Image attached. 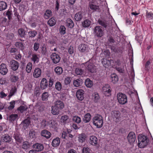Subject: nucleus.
<instances>
[{
  "instance_id": "nucleus-1",
  "label": "nucleus",
  "mask_w": 153,
  "mask_h": 153,
  "mask_svg": "<svg viewBox=\"0 0 153 153\" xmlns=\"http://www.w3.org/2000/svg\"><path fill=\"white\" fill-rule=\"evenodd\" d=\"M93 125L97 128H100L102 127L103 124V117L102 116L97 114L92 119Z\"/></svg>"
},
{
  "instance_id": "nucleus-2",
  "label": "nucleus",
  "mask_w": 153,
  "mask_h": 153,
  "mask_svg": "<svg viewBox=\"0 0 153 153\" xmlns=\"http://www.w3.org/2000/svg\"><path fill=\"white\" fill-rule=\"evenodd\" d=\"M138 146L140 148H143L147 145L148 140L146 136L139 134L138 137Z\"/></svg>"
},
{
  "instance_id": "nucleus-3",
  "label": "nucleus",
  "mask_w": 153,
  "mask_h": 153,
  "mask_svg": "<svg viewBox=\"0 0 153 153\" xmlns=\"http://www.w3.org/2000/svg\"><path fill=\"white\" fill-rule=\"evenodd\" d=\"M111 117L114 122L118 123L121 120L122 116L119 111L113 110L111 111Z\"/></svg>"
},
{
  "instance_id": "nucleus-4",
  "label": "nucleus",
  "mask_w": 153,
  "mask_h": 153,
  "mask_svg": "<svg viewBox=\"0 0 153 153\" xmlns=\"http://www.w3.org/2000/svg\"><path fill=\"white\" fill-rule=\"evenodd\" d=\"M84 65L86 69L89 72L92 73L96 72V67L92 62L91 60H89L88 61L84 63Z\"/></svg>"
},
{
  "instance_id": "nucleus-5",
  "label": "nucleus",
  "mask_w": 153,
  "mask_h": 153,
  "mask_svg": "<svg viewBox=\"0 0 153 153\" xmlns=\"http://www.w3.org/2000/svg\"><path fill=\"white\" fill-rule=\"evenodd\" d=\"M117 96L118 102L120 104L123 105L127 103V98L126 94L119 93L117 94Z\"/></svg>"
},
{
  "instance_id": "nucleus-6",
  "label": "nucleus",
  "mask_w": 153,
  "mask_h": 153,
  "mask_svg": "<svg viewBox=\"0 0 153 153\" xmlns=\"http://www.w3.org/2000/svg\"><path fill=\"white\" fill-rule=\"evenodd\" d=\"M94 33L97 37H101L103 34V32L102 27L99 26L95 27L94 29Z\"/></svg>"
},
{
  "instance_id": "nucleus-7",
  "label": "nucleus",
  "mask_w": 153,
  "mask_h": 153,
  "mask_svg": "<svg viewBox=\"0 0 153 153\" xmlns=\"http://www.w3.org/2000/svg\"><path fill=\"white\" fill-rule=\"evenodd\" d=\"M102 91L105 95L109 96L111 94V91L109 85L108 84L105 85L102 88Z\"/></svg>"
},
{
  "instance_id": "nucleus-8",
  "label": "nucleus",
  "mask_w": 153,
  "mask_h": 153,
  "mask_svg": "<svg viewBox=\"0 0 153 153\" xmlns=\"http://www.w3.org/2000/svg\"><path fill=\"white\" fill-rule=\"evenodd\" d=\"M51 58L54 64L58 63L61 59L59 56L56 53H53L51 54Z\"/></svg>"
},
{
  "instance_id": "nucleus-9",
  "label": "nucleus",
  "mask_w": 153,
  "mask_h": 153,
  "mask_svg": "<svg viewBox=\"0 0 153 153\" xmlns=\"http://www.w3.org/2000/svg\"><path fill=\"white\" fill-rule=\"evenodd\" d=\"M127 139L128 142L130 143H133L135 142L136 139V136L134 133L133 132H130L127 136Z\"/></svg>"
},
{
  "instance_id": "nucleus-10",
  "label": "nucleus",
  "mask_w": 153,
  "mask_h": 153,
  "mask_svg": "<svg viewBox=\"0 0 153 153\" xmlns=\"http://www.w3.org/2000/svg\"><path fill=\"white\" fill-rule=\"evenodd\" d=\"M89 142L92 146H96L98 142L97 138L94 135L91 136L89 137Z\"/></svg>"
},
{
  "instance_id": "nucleus-11",
  "label": "nucleus",
  "mask_w": 153,
  "mask_h": 153,
  "mask_svg": "<svg viewBox=\"0 0 153 153\" xmlns=\"http://www.w3.org/2000/svg\"><path fill=\"white\" fill-rule=\"evenodd\" d=\"M84 91L81 89L78 90L76 93V97L77 99L80 100H82L84 99L83 94Z\"/></svg>"
},
{
  "instance_id": "nucleus-12",
  "label": "nucleus",
  "mask_w": 153,
  "mask_h": 153,
  "mask_svg": "<svg viewBox=\"0 0 153 153\" xmlns=\"http://www.w3.org/2000/svg\"><path fill=\"white\" fill-rule=\"evenodd\" d=\"M7 66L5 64L2 63L0 65V73L2 75H5L7 72Z\"/></svg>"
},
{
  "instance_id": "nucleus-13",
  "label": "nucleus",
  "mask_w": 153,
  "mask_h": 153,
  "mask_svg": "<svg viewBox=\"0 0 153 153\" xmlns=\"http://www.w3.org/2000/svg\"><path fill=\"white\" fill-rule=\"evenodd\" d=\"M10 65L11 69L13 71L16 70L19 67L18 63L14 60H11L10 62Z\"/></svg>"
},
{
  "instance_id": "nucleus-14",
  "label": "nucleus",
  "mask_w": 153,
  "mask_h": 153,
  "mask_svg": "<svg viewBox=\"0 0 153 153\" xmlns=\"http://www.w3.org/2000/svg\"><path fill=\"white\" fill-rule=\"evenodd\" d=\"M42 73L41 70L38 68L35 69L33 72V76L34 77L38 78L41 75Z\"/></svg>"
},
{
  "instance_id": "nucleus-15",
  "label": "nucleus",
  "mask_w": 153,
  "mask_h": 153,
  "mask_svg": "<svg viewBox=\"0 0 153 153\" xmlns=\"http://www.w3.org/2000/svg\"><path fill=\"white\" fill-rule=\"evenodd\" d=\"M79 50L81 52H85L88 51V46L84 44H81L79 45Z\"/></svg>"
},
{
  "instance_id": "nucleus-16",
  "label": "nucleus",
  "mask_w": 153,
  "mask_h": 153,
  "mask_svg": "<svg viewBox=\"0 0 153 153\" xmlns=\"http://www.w3.org/2000/svg\"><path fill=\"white\" fill-rule=\"evenodd\" d=\"M86 138V135L84 133L79 134L78 136V141L79 143H82L85 142Z\"/></svg>"
},
{
  "instance_id": "nucleus-17",
  "label": "nucleus",
  "mask_w": 153,
  "mask_h": 153,
  "mask_svg": "<svg viewBox=\"0 0 153 153\" xmlns=\"http://www.w3.org/2000/svg\"><path fill=\"white\" fill-rule=\"evenodd\" d=\"M8 119L10 122L13 123L18 119V115L16 114H11L10 115Z\"/></svg>"
},
{
  "instance_id": "nucleus-18",
  "label": "nucleus",
  "mask_w": 153,
  "mask_h": 153,
  "mask_svg": "<svg viewBox=\"0 0 153 153\" xmlns=\"http://www.w3.org/2000/svg\"><path fill=\"white\" fill-rule=\"evenodd\" d=\"M55 107H56L60 110L62 109L64 107V104L63 102L60 100H58L54 102Z\"/></svg>"
},
{
  "instance_id": "nucleus-19",
  "label": "nucleus",
  "mask_w": 153,
  "mask_h": 153,
  "mask_svg": "<svg viewBox=\"0 0 153 153\" xmlns=\"http://www.w3.org/2000/svg\"><path fill=\"white\" fill-rule=\"evenodd\" d=\"M41 134L42 136L45 137L47 139L50 138L51 136V133L49 131L45 129L42 131Z\"/></svg>"
},
{
  "instance_id": "nucleus-20",
  "label": "nucleus",
  "mask_w": 153,
  "mask_h": 153,
  "mask_svg": "<svg viewBox=\"0 0 153 153\" xmlns=\"http://www.w3.org/2000/svg\"><path fill=\"white\" fill-rule=\"evenodd\" d=\"M31 59L33 62L34 64L38 63L39 62V56L36 54H33Z\"/></svg>"
},
{
  "instance_id": "nucleus-21",
  "label": "nucleus",
  "mask_w": 153,
  "mask_h": 153,
  "mask_svg": "<svg viewBox=\"0 0 153 153\" xmlns=\"http://www.w3.org/2000/svg\"><path fill=\"white\" fill-rule=\"evenodd\" d=\"M48 83L47 79L43 78L41 82V87L42 89H44L48 87Z\"/></svg>"
},
{
  "instance_id": "nucleus-22",
  "label": "nucleus",
  "mask_w": 153,
  "mask_h": 153,
  "mask_svg": "<svg viewBox=\"0 0 153 153\" xmlns=\"http://www.w3.org/2000/svg\"><path fill=\"white\" fill-rule=\"evenodd\" d=\"M33 148L36 149V150L37 152L42 151L44 148L43 145L41 144L36 143L33 145Z\"/></svg>"
},
{
  "instance_id": "nucleus-23",
  "label": "nucleus",
  "mask_w": 153,
  "mask_h": 153,
  "mask_svg": "<svg viewBox=\"0 0 153 153\" xmlns=\"http://www.w3.org/2000/svg\"><path fill=\"white\" fill-rule=\"evenodd\" d=\"M57 125L58 124L56 121L52 120L49 122L48 126L49 127L55 129L57 127Z\"/></svg>"
},
{
  "instance_id": "nucleus-24",
  "label": "nucleus",
  "mask_w": 153,
  "mask_h": 153,
  "mask_svg": "<svg viewBox=\"0 0 153 153\" xmlns=\"http://www.w3.org/2000/svg\"><path fill=\"white\" fill-rule=\"evenodd\" d=\"M83 13L82 12H79L75 15L74 19L77 21H80L82 18Z\"/></svg>"
},
{
  "instance_id": "nucleus-25",
  "label": "nucleus",
  "mask_w": 153,
  "mask_h": 153,
  "mask_svg": "<svg viewBox=\"0 0 153 153\" xmlns=\"http://www.w3.org/2000/svg\"><path fill=\"white\" fill-rule=\"evenodd\" d=\"M91 115L90 113L86 114L84 116L83 120L85 123L89 122L91 120Z\"/></svg>"
},
{
  "instance_id": "nucleus-26",
  "label": "nucleus",
  "mask_w": 153,
  "mask_h": 153,
  "mask_svg": "<svg viewBox=\"0 0 153 153\" xmlns=\"http://www.w3.org/2000/svg\"><path fill=\"white\" fill-rule=\"evenodd\" d=\"M92 98L95 102H98L100 99L99 94L97 92H95L92 94Z\"/></svg>"
},
{
  "instance_id": "nucleus-27",
  "label": "nucleus",
  "mask_w": 153,
  "mask_h": 153,
  "mask_svg": "<svg viewBox=\"0 0 153 153\" xmlns=\"http://www.w3.org/2000/svg\"><path fill=\"white\" fill-rule=\"evenodd\" d=\"M60 143V138L58 137H56L53 140L52 145L53 147H56L58 146L59 145Z\"/></svg>"
},
{
  "instance_id": "nucleus-28",
  "label": "nucleus",
  "mask_w": 153,
  "mask_h": 153,
  "mask_svg": "<svg viewBox=\"0 0 153 153\" xmlns=\"http://www.w3.org/2000/svg\"><path fill=\"white\" fill-rule=\"evenodd\" d=\"M60 110L56 107L53 106L51 107V112L53 115H57L59 113Z\"/></svg>"
},
{
  "instance_id": "nucleus-29",
  "label": "nucleus",
  "mask_w": 153,
  "mask_h": 153,
  "mask_svg": "<svg viewBox=\"0 0 153 153\" xmlns=\"http://www.w3.org/2000/svg\"><path fill=\"white\" fill-rule=\"evenodd\" d=\"M102 63L105 67H107L111 65V62L109 60L103 59H102Z\"/></svg>"
},
{
  "instance_id": "nucleus-30",
  "label": "nucleus",
  "mask_w": 153,
  "mask_h": 153,
  "mask_svg": "<svg viewBox=\"0 0 153 153\" xmlns=\"http://www.w3.org/2000/svg\"><path fill=\"white\" fill-rule=\"evenodd\" d=\"M56 74L58 75H61L63 72V69L60 67L58 66L56 67L54 70Z\"/></svg>"
},
{
  "instance_id": "nucleus-31",
  "label": "nucleus",
  "mask_w": 153,
  "mask_h": 153,
  "mask_svg": "<svg viewBox=\"0 0 153 153\" xmlns=\"http://www.w3.org/2000/svg\"><path fill=\"white\" fill-rule=\"evenodd\" d=\"M16 91L17 89L15 87H13L11 88L9 94L7 97L8 98V100H10L11 97L16 92Z\"/></svg>"
},
{
  "instance_id": "nucleus-32",
  "label": "nucleus",
  "mask_w": 153,
  "mask_h": 153,
  "mask_svg": "<svg viewBox=\"0 0 153 153\" xmlns=\"http://www.w3.org/2000/svg\"><path fill=\"white\" fill-rule=\"evenodd\" d=\"M111 82L113 83H116L118 80L117 76L115 74H114L111 75Z\"/></svg>"
},
{
  "instance_id": "nucleus-33",
  "label": "nucleus",
  "mask_w": 153,
  "mask_h": 153,
  "mask_svg": "<svg viewBox=\"0 0 153 153\" xmlns=\"http://www.w3.org/2000/svg\"><path fill=\"white\" fill-rule=\"evenodd\" d=\"M30 123V121L29 119H26L24 120L22 123L23 127L25 129L29 126Z\"/></svg>"
},
{
  "instance_id": "nucleus-34",
  "label": "nucleus",
  "mask_w": 153,
  "mask_h": 153,
  "mask_svg": "<svg viewBox=\"0 0 153 153\" xmlns=\"http://www.w3.org/2000/svg\"><path fill=\"white\" fill-rule=\"evenodd\" d=\"M68 117L67 115L62 116L60 119V122L65 124L68 123L69 121Z\"/></svg>"
},
{
  "instance_id": "nucleus-35",
  "label": "nucleus",
  "mask_w": 153,
  "mask_h": 153,
  "mask_svg": "<svg viewBox=\"0 0 153 153\" xmlns=\"http://www.w3.org/2000/svg\"><path fill=\"white\" fill-rule=\"evenodd\" d=\"M7 7V3L4 1H0V11L5 10Z\"/></svg>"
},
{
  "instance_id": "nucleus-36",
  "label": "nucleus",
  "mask_w": 153,
  "mask_h": 153,
  "mask_svg": "<svg viewBox=\"0 0 153 153\" xmlns=\"http://www.w3.org/2000/svg\"><path fill=\"white\" fill-rule=\"evenodd\" d=\"M85 84L87 87L91 88L93 86V83L89 79L87 78L85 80Z\"/></svg>"
},
{
  "instance_id": "nucleus-37",
  "label": "nucleus",
  "mask_w": 153,
  "mask_h": 153,
  "mask_svg": "<svg viewBox=\"0 0 153 153\" xmlns=\"http://www.w3.org/2000/svg\"><path fill=\"white\" fill-rule=\"evenodd\" d=\"M89 6L90 8L92 10H96L99 9V6L96 5L93 2H90Z\"/></svg>"
},
{
  "instance_id": "nucleus-38",
  "label": "nucleus",
  "mask_w": 153,
  "mask_h": 153,
  "mask_svg": "<svg viewBox=\"0 0 153 153\" xmlns=\"http://www.w3.org/2000/svg\"><path fill=\"white\" fill-rule=\"evenodd\" d=\"M15 45L16 47L22 50H23L25 49L24 44L21 42H16L15 43Z\"/></svg>"
},
{
  "instance_id": "nucleus-39",
  "label": "nucleus",
  "mask_w": 153,
  "mask_h": 153,
  "mask_svg": "<svg viewBox=\"0 0 153 153\" xmlns=\"http://www.w3.org/2000/svg\"><path fill=\"white\" fill-rule=\"evenodd\" d=\"M51 11L50 10H47L44 15V18L46 19H48L51 16Z\"/></svg>"
},
{
  "instance_id": "nucleus-40",
  "label": "nucleus",
  "mask_w": 153,
  "mask_h": 153,
  "mask_svg": "<svg viewBox=\"0 0 153 153\" xmlns=\"http://www.w3.org/2000/svg\"><path fill=\"white\" fill-rule=\"evenodd\" d=\"M66 25L70 28L73 27L74 24L73 21L70 19H68L66 20Z\"/></svg>"
},
{
  "instance_id": "nucleus-41",
  "label": "nucleus",
  "mask_w": 153,
  "mask_h": 153,
  "mask_svg": "<svg viewBox=\"0 0 153 153\" xmlns=\"http://www.w3.org/2000/svg\"><path fill=\"white\" fill-rule=\"evenodd\" d=\"M82 80L81 79H76L74 81V85L76 87H78L80 86L82 84Z\"/></svg>"
},
{
  "instance_id": "nucleus-42",
  "label": "nucleus",
  "mask_w": 153,
  "mask_h": 153,
  "mask_svg": "<svg viewBox=\"0 0 153 153\" xmlns=\"http://www.w3.org/2000/svg\"><path fill=\"white\" fill-rule=\"evenodd\" d=\"M33 65L31 62H29L27 64L26 70L28 73H30L32 68Z\"/></svg>"
},
{
  "instance_id": "nucleus-43",
  "label": "nucleus",
  "mask_w": 153,
  "mask_h": 153,
  "mask_svg": "<svg viewBox=\"0 0 153 153\" xmlns=\"http://www.w3.org/2000/svg\"><path fill=\"white\" fill-rule=\"evenodd\" d=\"M2 140L5 142H8L11 140L10 137L7 134H5L2 137Z\"/></svg>"
},
{
  "instance_id": "nucleus-44",
  "label": "nucleus",
  "mask_w": 153,
  "mask_h": 153,
  "mask_svg": "<svg viewBox=\"0 0 153 153\" xmlns=\"http://www.w3.org/2000/svg\"><path fill=\"white\" fill-rule=\"evenodd\" d=\"M10 79L12 82H16L19 80V78L18 76H16L13 75H11Z\"/></svg>"
},
{
  "instance_id": "nucleus-45",
  "label": "nucleus",
  "mask_w": 153,
  "mask_h": 153,
  "mask_svg": "<svg viewBox=\"0 0 153 153\" xmlns=\"http://www.w3.org/2000/svg\"><path fill=\"white\" fill-rule=\"evenodd\" d=\"M48 24L51 26L54 25L56 23V20L53 18H51L48 22Z\"/></svg>"
},
{
  "instance_id": "nucleus-46",
  "label": "nucleus",
  "mask_w": 153,
  "mask_h": 153,
  "mask_svg": "<svg viewBox=\"0 0 153 153\" xmlns=\"http://www.w3.org/2000/svg\"><path fill=\"white\" fill-rule=\"evenodd\" d=\"M72 120L73 121L78 124L80 123L81 121L80 117L76 116H73L72 118Z\"/></svg>"
},
{
  "instance_id": "nucleus-47",
  "label": "nucleus",
  "mask_w": 153,
  "mask_h": 153,
  "mask_svg": "<svg viewBox=\"0 0 153 153\" xmlns=\"http://www.w3.org/2000/svg\"><path fill=\"white\" fill-rule=\"evenodd\" d=\"M91 24V22L88 19L85 20L82 23L83 26L84 27H87L89 26Z\"/></svg>"
},
{
  "instance_id": "nucleus-48",
  "label": "nucleus",
  "mask_w": 153,
  "mask_h": 153,
  "mask_svg": "<svg viewBox=\"0 0 153 153\" xmlns=\"http://www.w3.org/2000/svg\"><path fill=\"white\" fill-rule=\"evenodd\" d=\"M10 105L8 106L7 108L10 110L13 109L14 107L15 104V102L14 100H12L9 102Z\"/></svg>"
},
{
  "instance_id": "nucleus-49",
  "label": "nucleus",
  "mask_w": 153,
  "mask_h": 153,
  "mask_svg": "<svg viewBox=\"0 0 153 153\" xmlns=\"http://www.w3.org/2000/svg\"><path fill=\"white\" fill-rule=\"evenodd\" d=\"M48 122L46 121L45 120H42L41 123V127L43 128H45L46 126H48Z\"/></svg>"
},
{
  "instance_id": "nucleus-50",
  "label": "nucleus",
  "mask_w": 153,
  "mask_h": 153,
  "mask_svg": "<svg viewBox=\"0 0 153 153\" xmlns=\"http://www.w3.org/2000/svg\"><path fill=\"white\" fill-rule=\"evenodd\" d=\"M18 33L20 36L22 37H24L25 35V31L22 28H20L18 30Z\"/></svg>"
},
{
  "instance_id": "nucleus-51",
  "label": "nucleus",
  "mask_w": 153,
  "mask_h": 153,
  "mask_svg": "<svg viewBox=\"0 0 153 153\" xmlns=\"http://www.w3.org/2000/svg\"><path fill=\"white\" fill-rule=\"evenodd\" d=\"M37 34V32L36 30H32L29 31L28 32V34L30 37H34Z\"/></svg>"
},
{
  "instance_id": "nucleus-52",
  "label": "nucleus",
  "mask_w": 153,
  "mask_h": 153,
  "mask_svg": "<svg viewBox=\"0 0 153 153\" xmlns=\"http://www.w3.org/2000/svg\"><path fill=\"white\" fill-rule=\"evenodd\" d=\"M65 30L66 28L63 25L60 26L59 29V31L60 33L62 35H64L65 33Z\"/></svg>"
},
{
  "instance_id": "nucleus-53",
  "label": "nucleus",
  "mask_w": 153,
  "mask_h": 153,
  "mask_svg": "<svg viewBox=\"0 0 153 153\" xmlns=\"http://www.w3.org/2000/svg\"><path fill=\"white\" fill-rule=\"evenodd\" d=\"M55 88L58 91H60L61 90L62 88V86L60 82H57L56 83Z\"/></svg>"
},
{
  "instance_id": "nucleus-54",
  "label": "nucleus",
  "mask_w": 153,
  "mask_h": 153,
  "mask_svg": "<svg viewBox=\"0 0 153 153\" xmlns=\"http://www.w3.org/2000/svg\"><path fill=\"white\" fill-rule=\"evenodd\" d=\"M68 131H63L62 133L61 137L62 138L67 140L68 139Z\"/></svg>"
},
{
  "instance_id": "nucleus-55",
  "label": "nucleus",
  "mask_w": 153,
  "mask_h": 153,
  "mask_svg": "<svg viewBox=\"0 0 153 153\" xmlns=\"http://www.w3.org/2000/svg\"><path fill=\"white\" fill-rule=\"evenodd\" d=\"M98 22L100 25H102L104 27H106L108 24L105 21L99 19L98 20Z\"/></svg>"
},
{
  "instance_id": "nucleus-56",
  "label": "nucleus",
  "mask_w": 153,
  "mask_h": 153,
  "mask_svg": "<svg viewBox=\"0 0 153 153\" xmlns=\"http://www.w3.org/2000/svg\"><path fill=\"white\" fill-rule=\"evenodd\" d=\"M75 72L77 75H81L83 73V71L81 68H76L75 70Z\"/></svg>"
},
{
  "instance_id": "nucleus-57",
  "label": "nucleus",
  "mask_w": 153,
  "mask_h": 153,
  "mask_svg": "<svg viewBox=\"0 0 153 153\" xmlns=\"http://www.w3.org/2000/svg\"><path fill=\"white\" fill-rule=\"evenodd\" d=\"M48 94L47 92L44 93L42 96V99L43 100H48Z\"/></svg>"
},
{
  "instance_id": "nucleus-58",
  "label": "nucleus",
  "mask_w": 153,
  "mask_h": 153,
  "mask_svg": "<svg viewBox=\"0 0 153 153\" xmlns=\"http://www.w3.org/2000/svg\"><path fill=\"white\" fill-rule=\"evenodd\" d=\"M146 18L152 19H153V13L151 12H147L146 14Z\"/></svg>"
},
{
  "instance_id": "nucleus-59",
  "label": "nucleus",
  "mask_w": 153,
  "mask_h": 153,
  "mask_svg": "<svg viewBox=\"0 0 153 153\" xmlns=\"http://www.w3.org/2000/svg\"><path fill=\"white\" fill-rule=\"evenodd\" d=\"M29 134L30 138H34L36 137L35 132L33 130L30 131Z\"/></svg>"
},
{
  "instance_id": "nucleus-60",
  "label": "nucleus",
  "mask_w": 153,
  "mask_h": 153,
  "mask_svg": "<svg viewBox=\"0 0 153 153\" xmlns=\"http://www.w3.org/2000/svg\"><path fill=\"white\" fill-rule=\"evenodd\" d=\"M7 19L4 17L0 18V25L3 26L5 25Z\"/></svg>"
},
{
  "instance_id": "nucleus-61",
  "label": "nucleus",
  "mask_w": 153,
  "mask_h": 153,
  "mask_svg": "<svg viewBox=\"0 0 153 153\" xmlns=\"http://www.w3.org/2000/svg\"><path fill=\"white\" fill-rule=\"evenodd\" d=\"M29 147V145L28 142H24L22 146V148L24 149H27Z\"/></svg>"
},
{
  "instance_id": "nucleus-62",
  "label": "nucleus",
  "mask_w": 153,
  "mask_h": 153,
  "mask_svg": "<svg viewBox=\"0 0 153 153\" xmlns=\"http://www.w3.org/2000/svg\"><path fill=\"white\" fill-rule=\"evenodd\" d=\"M27 107L25 106H21L18 108V110L21 113L25 111L26 110Z\"/></svg>"
},
{
  "instance_id": "nucleus-63",
  "label": "nucleus",
  "mask_w": 153,
  "mask_h": 153,
  "mask_svg": "<svg viewBox=\"0 0 153 153\" xmlns=\"http://www.w3.org/2000/svg\"><path fill=\"white\" fill-rule=\"evenodd\" d=\"M14 137L16 140L19 142H21L22 141V139L21 136L17 135L15 134Z\"/></svg>"
},
{
  "instance_id": "nucleus-64",
  "label": "nucleus",
  "mask_w": 153,
  "mask_h": 153,
  "mask_svg": "<svg viewBox=\"0 0 153 153\" xmlns=\"http://www.w3.org/2000/svg\"><path fill=\"white\" fill-rule=\"evenodd\" d=\"M90 149L88 147H84L82 149L83 153H90Z\"/></svg>"
}]
</instances>
